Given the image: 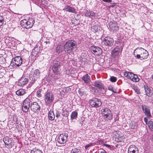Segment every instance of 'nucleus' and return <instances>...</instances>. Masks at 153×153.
Masks as SVG:
<instances>
[{"label":"nucleus","instance_id":"nucleus-11","mask_svg":"<svg viewBox=\"0 0 153 153\" xmlns=\"http://www.w3.org/2000/svg\"><path fill=\"white\" fill-rule=\"evenodd\" d=\"M30 108L33 112L36 113L40 111V107L37 102H34L31 103Z\"/></svg>","mask_w":153,"mask_h":153},{"label":"nucleus","instance_id":"nucleus-45","mask_svg":"<svg viewBox=\"0 0 153 153\" xmlns=\"http://www.w3.org/2000/svg\"><path fill=\"white\" fill-rule=\"evenodd\" d=\"M41 92L40 91H38L37 92V93H36L37 96L39 97H41V95L40 94Z\"/></svg>","mask_w":153,"mask_h":153},{"label":"nucleus","instance_id":"nucleus-2","mask_svg":"<svg viewBox=\"0 0 153 153\" xmlns=\"http://www.w3.org/2000/svg\"><path fill=\"white\" fill-rule=\"evenodd\" d=\"M40 72L38 69L33 70L31 72V75L30 76V83L29 87H31L32 84L39 77Z\"/></svg>","mask_w":153,"mask_h":153},{"label":"nucleus","instance_id":"nucleus-42","mask_svg":"<svg viewBox=\"0 0 153 153\" xmlns=\"http://www.w3.org/2000/svg\"><path fill=\"white\" fill-rule=\"evenodd\" d=\"M4 18L3 16H0V26H1L4 23Z\"/></svg>","mask_w":153,"mask_h":153},{"label":"nucleus","instance_id":"nucleus-39","mask_svg":"<svg viewBox=\"0 0 153 153\" xmlns=\"http://www.w3.org/2000/svg\"><path fill=\"white\" fill-rule=\"evenodd\" d=\"M134 90L137 94H140V92L139 89L136 86H134Z\"/></svg>","mask_w":153,"mask_h":153},{"label":"nucleus","instance_id":"nucleus-16","mask_svg":"<svg viewBox=\"0 0 153 153\" xmlns=\"http://www.w3.org/2000/svg\"><path fill=\"white\" fill-rule=\"evenodd\" d=\"M109 26L110 28L112 31H116L118 30L117 24L114 21L110 22L109 23Z\"/></svg>","mask_w":153,"mask_h":153},{"label":"nucleus","instance_id":"nucleus-40","mask_svg":"<svg viewBox=\"0 0 153 153\" xmlns=\"http://www.w3.org/2000/svg\"><path fill=\"white\" fill-rule=\"evenodd\" d=\"M62 115L64 117H68L69 115L68 111H64L63 112Z\"/></svg>","mask_w":153,"mask_h":153},{"label":"nucleus","instance_id":"nucleus-13","mask_svg":"<svg viewBox=\"0 0 153 153\" xmlns=\"http://www.w3.org/2000/svg\"><path fill=\"white\" fill-rule=\"evenodd\" d=\"M68 135L67 134H60L57 139V141L60 144H64L66 141Z\"/></svg>","mask_w":153,"mask_h":153},{"label":"nucleus","instance_id":"nucleus-15","mask_svg":"<svg viewBox=\"0 0 153 153\" xmlns=\"http://www.w3.org/2000/svg\"><path fill=\"white\" fill-rule=\"evenodd\" d=\"M142 110L146 116L149 118L151 117L152 116L150 112L149 107L145 105H141Z\"/></svg>","mask_w":153,"mask_h":153},{"label":"nucleus","instance_id":"nucleus-41","mask_svg":"<svg viewBox=\"0 0 153 153\" xmlns=\"http://www.w3.org/2000/svg\"><path fill=\"white\" fill-rule=\"evenodd\" d=\"M130 127L131 129H134L136 127L133 122H131L129 124Z\"/></svg>","mask_w":153,"mask_h":153},{"label":"nucleus","instance_id":"nucleus-31","mask_svg":"<svg viewBox=\"0 0 153 153\" xmlns=\"http://www.w3.org/2000/svg\"><path fill=\"white\" fill-rule=\"evenodd\" d=\"M119 53V51L116 49H114L112 51V56L115 57L118 56Z\"/></svg>","mask_w":153,"mask_h":153},{"label":"nucleus","instance_id":"nucleus-17","mask_svg":"<svg viewBox=\"0 0 153 153\" xmlns=\"http://www.w3.org/2000/svg\"><path fill=\"white\" fill-rule=\"evenodd\" d=\"M128 153H138V149L134 145H131L128 148Z\"/></svg>","mask_w":153,"mask_h":153},{"label":"nucleus","instance_id":"nucleus-49","mask_svg":"<svg viewBox=\"0 0 153 153\" xmlns=\"http://www.w3.org/2000/svg\"><path fill=\"white\" fill-rule=\"evenodd\" d=\"M144 122L147 124L148 122V119L147 117H144Z\"/></svg>","mask_w":153,"mask_h":153},{"label":"nucleus","instance_id":"nucleus-24","mask_svg":"<svg viewBox=\"0 0 153 153\" xmlns=\"http://www.w3.org/2000/svg\"><path fill=\"white\" fill-rule=\"evenodd\" d=\"M59 71L58 73H53V75L52 76V78L51 79V80L54 82L55 80L59 79Z\"/></svg>","mask_w":153,"mask_h":153},{"label":"nucleus","instance_id":"nucleus-10","mask_svg":"<svg viewBox=\"0 0 153 153\" xmlns=\"http://www.w3.org/2000/svg\"><path fill=\"white\" fill-rule=\"evenodd\" d=\"M90 104L92 107H97L100 106L102 103L100 100L97 98H93L89 101Z\"/></svg>","mask_w":153,"mask_h":153},{"label":"nucleus","instance_id":"nucleus-36","mask_svg":"<svg viewBox=\"0 0 153 153\" xmlns=\"http://www.w3.org/2000/svg\"><path fill=\"white\" fill-rule=\"evenodd\" d=\"M148 126L149 128L152 131H153V122L150 121L148 123Z\"/></svg>","mask_w":153,"mask_h":153},{"label":"nucleus","instance_id":"nucleus-44","mask_svg":"<svg viewBox=\"0 0 153 153\" xmlns=\"http://www.w3.org/2000/svg\"><path fill=\"white\" fill-rule=\"evenodd\" d=\"M56 117L58 118L60 116V113L57 111H56L55 113Z\"/></svg>","mask_w":153,"mask_h":153},{"label":"nucleus","instance_id":"nucleus-48","mask_svg":"<svg viewBox=\"0 0 153 153\" xmlns=\"http://www.w3.org/2000/svg\"><path fill=\"white\" fill-rule=\"evenodd\" d=\"M90 90L91 91H95V88L94 87H93L92 86H91L90 87Z\"/></svg>","mask_w":153,"mask_h":153},{"label":"nucleus","instance_id":"nucleus-5","mask_svg":"<svg viewBox=\"0 0 153 153\" xmlns=\"http://www.w3.org/2000/svg\"><path fill=\"white\" fill-rule=\"evenodd\" d=\"M54 95L51 92L46 93L44 96V100L46 105H50L54 100Z\"/></svg>","mask_w":153,"mask_h":153},{"label":"nucleus","instance_id":"nucleus-8","mask_svg":"<svg viewBox=\"0 0 153 153\" xmlns=\"http://www.w3.org/2000/svg\"><path fill=\"white\" fill-rule=\"evenodd\" d=\"M60 62L59 61L56 60H53L51 62V66L52 67V69L53 73H58L59 68L60 66Z\"/></svg>","mask_w":153,"mask_h":153},{"label":"nucleus","instance_id":"nucleus-7","mask_svg":"<svg viewBox=\"0 0 153 153\" xmlns=\"http://www.w3.org/2000/svg\"><path fill=\"white\" fill-rule=\"evenodd\" d=\"M22 59L20 56H17L12 59L11 64L12 66H14L15 67H19L22 64Z\"/></svg>","mask_w":153,"mask_h":153},{"label":"nucleus","instance_id":"nucleus-33","mask_svg":"<svg viewBox=\"0 0 153 153\" xmlns=\"http://www.w3.org/2000/svg\"><path fill=\"white\" fill-rule=\"evenodd\" d=\"M71 153H81V152L79 149L74 148L71 150Z\"/></svg>","mask_w":153,"mask_h":153},{"label":"nucleus","instance_id":"nucleus-51","mask_svg":"<svg viewBox=\"0 0 153 153\" xmlns=\"http://www.w3.org/2000/svg\"><path fill=\"white\" fill-rule=\"evenodd\" d=\"M100 153H107V152L104 150H102L101 152Z\"/></svg>","mask_w":153,"mask_h":153},{"label":"nucleus","instance_id":"nucleus-53","mask_svg":"<svg viewBox=\"0 0 153 153\" xmlns=\"http://www.w3.org/2000/svg\"><path fill=\"white\" fill-rule=\"evenodd\" d=\"M45 43H46V44H47L50 43V42L49 41H45Z\"/></svg>","mask_w":153,"mask_h":153},{"label":"nucleus","instance_id":"nucleus-14","mask_svg":"<svg viewBox=\"0 0 153 153\" xmlns=\"http://www.w3.org/2000/svg\"><path fill=\"white\" fill-rule=\"evenodd\" d=\"M103 42L105 45L111 47L113 44L114 40L113 38L107 36L104 39Z\"/></svg>","mask_w":153,"mask_h":153},{"label":"nucleus","instance_id":"nucleus-29","mask_svg":"<svg viewBox=\"0 0 153 153\" xmlns=\"http://www.w3.org/2000/svg\"><path fill=\"white\" fill-rule=\"evenodd\" d=\"M78 115L77 112L76 111H74L72 112L71 115V119L73 120L74 119H76Z\"/></svg>","mask_w":153,"mask_h":153},{"label":"nucleus","instance_id":"nucleus-35","mask_svg":"<svg viewBox=\"0 0 153 153\" xmlns=\"http://www.w3.org/2000/svg\"><path fill=\"white\" fill-rule=\"evenodd\" d=\"M31 153H42L40 150L36 148L33 149L31 152Z\"/></svg>","mask_w":153,"mask_h":153},{"label":"nucleus","instance_id":"nucleus-34","mask_svg":"<svg viewBox=\"0 0 153 153\" xmlns=\"http://www.w3.org/2000/svg\"><path fill=\"white\" fill-rule=\"evenodd\" d=\"M139 79L137 75L134 74L131 80L134 82H137L139 81Z\"/></svg>","mask_w":153,"mask_h":153},{"label":"nucleus","instance_id":"nucleus-54","mask_svg":"<svg viewBox=\"0 0 153 153\" xmlns=\"http://www.w3.org/2000/svg\"><path fill=\"white\" fill-rule=\"evenodd\" d=\"M35 50V49H34L33 50V51Z\"/></svg>","mask_w":153,"mask_h":153},{"label":"nucleus","instance_id":"nucleus-18","mask_svg":"<svg viewBox=\"0 0 153 153\" xmlns=\"http://www.w3.org/2000/svg\"><path fill=\"white\" fill-rule=\"evenodd\" d=\"M94 86L99 89H104V87L103 84L100 81L97 80L95 81L94 83Z\"/></svg>","mask_w":153,"mask_h":153},{"label":"nucleus","instance_id":"nucleus-46","mask_svg":"<svg viewBox=\"0 0 153 153\" xmlns=\"http://www.w3.org/2000/svg\"><path fill=\"white\" fill-rule=\"evenodd\" d=\"M78 92H79V94L81 96H82L83 95V92L82 91H81V89H79L78 91Z\"/></svg>","mask_w":153,"mask_h":153},{"label":"nucleus","instance_id":"nucleus-52","mask_svg":"<svg viewBox=\"0 0 153 153\" xmlns=\"http://www.w3.org/2000/svg\"><path fill=\"white\" fill-rule=\"evenodd\" d=\"M104 146H105L108 147H110V145H108V144H104Z\"/></svg>","mask_w":153,"mask_h":153},{"label":"nucleus","instance_id":"nucleus-21","mask_svg":"<svg viewBox=\"0 0 153 153\" xmlns=\"http://www.w3.org/2000/svg\"><path fill=\"white\" fill-rule=\"evenodd\" d=\"M85 15L86 16H88L90 17H93L95 16V13L92 11H91L89 10H86L85 12Z\"/></svg>","mask_w":153,"mask_h":153},{"label":"nucleus","instance_id":"nucleus-6","mask_svg":"<svg viewBox=\"0 0 153 153\" xmlns=\"http://www.w3.org/2000/svg\"><path fill=\"white\" fill-rule=\"evenodd\" d=\"M101 114L104 119H107L109 120L112 119L113 114L111 111L108 108H105L101 110Z\"/></svg>","mask_w":153,"mask_h":153},{"label":"nucleus","instance_id":"nucleus-43","mask_svg":"<svg viewBox=\"0 0 153 153\" xmlns=\"http://www.w3.org/2000/svg\"><path fill=\"white\" fill-rule=\"evenodd\" d=\"M110 79L111 82H114L116 81L117 78L115 77L112 76L110 77Z\"/></svg>","mask_w":153,"mask_h":153},{"label":"nucleus","instance_id":"nucleus-4","mask_svg":"<svg viewBox=\"0 0 153 153\" xmlns=\"http://www.w3.org/2000/svg\"><path fill=\"white\" fill-rule=\"evenodd\" d=\"M138 54L136 55L137 59H140L141 60L147 58L149 53L147 51L143 48H140L137 49Z\"/></svg>","mask_w":153,"mask_h":153},{"label":"nucleus","instance_id":"nucleus-38","mask_svg":"<svg viewBox=\"0 0 153 153\" xmlns=\"http://www.w3.org/2000/svg\"><path fill=\"white\" fill-rule=\"evenodd\" d=\"M108 89L110 91H111L114 93H117V92L116 91V89L114 88L112 86L109 85L108 87Z\"/></svg>","mask_w":153,"mask_h":153},{"label":"nucleus","instance_id":"nucleus-1","mask_svg":"<svg viewBox=\"0 0 153 153\" xmlns=\"http://www.w3.org/2000/svg\"><path fill=\"white\" fill-rule=\"evenodd\" d=\"M77 46L76 42L75 41L73 40H69L66 42L64 45V51L67 53H70Z\"/></svg>","mask_w":153,"mask_h":153},{"label":"nucleus","instance_id":"nucleus-26","mask_svg":"<svg viewBox=\"0 0 153 153\" xmlns=\"http://www.w3.org/2000/svg\"><path fill=\"white\" fill-rule=\"evenodd\" d=\"M144 89L146 95L149 97H150L152 94V93L150 91V89L148 86H144Z\"/></svg>","mask_w":153,"mask_h":153},{"label":"nucleus","instance_id":"nucleus-3","mask_svg":"<svg viewBox=\"0 0 153 153\" xmlns=\"http://www.w3.org/2000/svg\"><path fill=\"white\" fill-rule=\"evenodd\" d=\"M34 22L33 19L29 18L28 20L25 19L22 20L21 21L20 25L23 27L28 29L32 27Z\"/></svg>","mask_w":153,"mask_h":153},{"label":"nucleus","instance_id":"nucleus-23","mask_svg":"<svg viewBox=\"0 0 153 153\" xmlns=\"http://www.w3.org/2000/svg\"><path fill=\"white\" fill-rule=\"evenodd\" d=\"M31 102L29 98H27L23 101L22 104L30 107L31 103Z\"/></svg>","mask_w":153,"mask_h":153},{"label":"nucleus","instance_id":"nucleus-28","mask_svg":"<svg viewBox=\"0 0 153 153\" xmlns=\"http://www.w3.org/2000/svg\"><path fill=\"white\" fill-rule=\"evenodd\" d=\"M82 79L86 83H88L90 81V77L88 76L87 74L83 77Z\"/></svg>","mask_w":153,"mask_h":153},{"label":"nucleus","instance_id":"nucleus-9","mask_svg":"<svg viewBox=\"0 0 153 153\" xmlns=\"http://www.w3.org/2000/svg\"><path fill=\"white\" fill-rule=\"evenodd\" d=\"M90 49L91 52L96 55H100L102 52V49L98 47L92 46L90 47Z\"/></svg>","mask_w":153,"mask_h":153},{"label":"nucleus","instance_id":"nucleus-47","mask_svg":"<svg viewBox=\"0 0 153 153\" xmlns=\"http://www.w3.org/2000/svg\"><path fill=\"white\" fill-rule=\"evenodd\" d=\"M102 1L105 2L110 3L111 1V0H102Z\"/></svg>","mask_w":153,"mask_h":153},{"label":"nucleus","instance_id":"nucleus-50","mask_svg":"<svg viewBox=\"0 0 153 153\" xmlns=\"http://www.w3.org/2000/svg\"><path fill=\"white\" fill-rule=\"evenodd\" d=\"M91 146V144H88V145H86L85 146V148L86 149H87L88 148L90 147Z\"/></svg>","mask_w":153,"mask_h":153},{"label":"nucleus","instance_id":"nucleus-27","mask_svg":"<svg viewBox=\"0 0 153 153\" xmlns=\"http://www.w3.org/2000/svg\"><path fill=\"white\" fill-rule=\"evenodd\" d=\"M48 118L50 120H53L55 118V114L53 111L50 110L48 113Z\"/></svg>","mask_w":153,"mask_h":153},{"label":"nucleus","instance_id":"nucleus-19","mask_svg":"<svg viewBox=\"0 0 153 153\" xmlns=\"http://www.w3.org/2000/svg\"><path fill=\"white\" fill-rule=\"evenodd\" d=\"M63 10H65L66 12H69L72 13L76 12L74 8L71 7L68 5H66L63 9Z\"/></svg>","mask_w":153,"mask_h":153},{"label":"nucleus","instance_id":"nucleus-32","mask_svg":"<svg viewBox=\"0 0 153 153\" xmlns=\"http://www.w3.org/2000/svg\"><path fill=\"white\" fill-rule=\"evenodd\" d=\"M29 108L30 107H28V106H26V105L22 104V109L24 112H27L28 111Z\"/></svg>","mask_w":153,"mask_h":153},{"label":"nucleus","instance_id":"nucleus-30","mask_svg":"<svg viewBox=\"0 0 153 153\" xmlns=\"http://www.w3.org/2000/svg\"><path fill=\"white\" fill-rule=\"evenodd\" d=\"M100 27L99 26L95 25L92 26L91 27V29L93 30V31L94 32H95L100 30Z\"/></svg>","mask_w":153,"mask_h":153},{"label":"nucleus","instance_id":"nucleus-37","mask_svg":"<svg viewBox=\"0 0 153 153\" xmlns=\"http://www.w3.org/2000/svg\"><path fill=\"white\" fill-rule=\"evenodd\" d=\"M56 51L57 53H59L61 52L62 51V49L61 48V46L60 45H58L56 49Z\"/></svg>","mask_w":153,"mask_h":153},{"label":"nucleus","instance_id":"nucleus-20","mask_svg":"<svg viewBox=\"0 0 153 153\" xmlns=\"http://www.w3.org/2000/svg\"><path fill=\"white\" fill-rule=\"evenodd\" d=\"M28 82V79L25 77L22 78L19 81V85H24L27 83Z\"/></svg>","mask_w":153,"mask_h":153},{"label":"nucleus","instance_id":"nucleus-22","mask_svg":"<svg viewBox=\"0 0 153 153\" xmlns=\"http://www.w3.org/2000/svg\"><path fill=\"white\" fill-rule=\"evenodd\" d=\"M134 74L129 72H125L124 73V75L128 78L131 79L132 77H133Z\"/></svg>","mask_w":153,"mask_h":153},{"label":"nucleus","instance_id":"nucleus-25","mask_svg":"<svg viewBox=\"0 0 153 153\" xmlns=\"http://www.w3.org/2000/svg\"><path fill=\"white\" fill-rule=\"evenodd\" d=\"M26 91L23 89H20L16 92V94L18 96H22L26 93Z\"/></svg>","mask_w":153,"mask_h":153},{"label":"nucleus","instance_id":"nucleus-12","mask_svg":"<svg viewBox=\"0 0 153 153\" xmlns=\"http://www.w3.org/2000/svg\"><path fill=\"white\" fill-rule=\"evenodd\" d=\"M3 141L5 143V146L7 148H11L14 145V142L12 141L11 140L9 139L8 137H6L4 138Z\"/></svg>","mask_w":153,"mask_h":153}]
</instances>
